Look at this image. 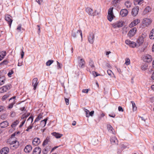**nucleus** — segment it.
Masks as SVG:
<instances>
[{
    "label": "nucleus",
    "instance_id": "obj_1",
    "mask_svg": "<svg viewBox=\"0 0 154 154\" xmlns=\"http://www.w3.org/2000/svg\"><path fill=\"white\" fill-rule=\"evenodd\" d=\"M7 143L10 145V148L12 150H15L19 146V142L16 138L10 137L8 139Z\"/></svg>",
    "mask_w": 154,
    "mask_h": 154
},
{
    "label": "nucleus",
    "instance_id": "obj_2",
    "mask_svg": "<svg viewBox=\"0 0 154 154\" xmlns=\"http://www.w3.org/2000/svg\"><path fill=\"white\" fill-rule=\"evenodd\" d=\"M146 36V34H142L141 35L139 36L136 41L137 45L139 46L142 45L144 42L145 38Z\"/></svg>",
    "mask_w": 154,
    "mask_h": 154
},
{
    "label": "nucleus",
    "instance_id": "obj_3",
    "mask_svg": "<svg viewBox=\"0 0 154 154\" xmlns=\"http://www.w3.org/2000/svg\"><path fill=\"white\" fill-rule=\"evenodd\" d=\"M113 7L111 8H110L108 10L107 18L109 21H111L115 17L113 12Z\"/></svg>",
    "mask_w": 154,
    "mask_h": 154
},
{
    "label": "nucleus",
    "instance_id": "obj_4",
    "mask_svg": "<svg viewBox=\"0 0 154 154\" xmlns=\"http://www.w3.org/2000/svg\"><path fill=\"white\" fill-rule=\"evenodd\" d=\"M80 35H81V38H82V33L81 30H75L73 29L72 31V36L73 37L75 38Z\"/></svg>",
    "mask_w": 154,
    "mask_h": 154
},
{
    "label": "nucleus",
    "instance_id": "obj_5",
    "mask_svg": "<svg viewBox=\"0 0 154 154\" xmlns=\"http://www.w3.org/2000/svg\"><path fill=\"white\" fill-rule=\"evenodd\" d=\"M137 31V28L136 27H134L131 29L129 31L127 35L130 38H131L135 35Z\"/></svg>",
    "mask_w": 154,
    "mask_h": 154
},
{
    "label": "nucleus",
    "instance_id": "obj_6",
    "mask_svg": "<svg viewBox=\"0 0 154 154\" xmlns=\"http://www.w3.org/2000/svg\"><path fill=\"white\" fill-rule=\"evenodd\" d=\"M11 88V85H7L0 88V93H3L6 92Z\"/></svg>",
    "mask_w": 154,
    "mask_h": 154
},
{
    "label": "nucleus",
    "instance_id": "obj_7",
    "mask_svg": "<svg viewBox=\"0 0 154 154\" xmlns=\"http://www.w3.org/2000/svg\"><path fill=\"white\" fill-rule=\"evenodd\" d=\"M78 60V64L80 68H83L84 67L85 62L84 59L81 58L80 57H78L77 58Z\"/></svg>",
    "mask_w": 154,
    "mask_h": 154
},
{
    "label": "nucleus",
    "instance_id": "obj_8",
    "mask_svg": "<svg viewBox=\"0 0 154 154\" xmlns=\"http://www.w3.org/2000/svg\"><path fill=\"white\" fill-rule=\"evenodd\" d=\"M125 43L126 44L128 45L130 47L133 48L135 47L137 45L136 42L131 41L128 39L125 40Z\"/></svg>",
    "mask_w": 154,
    "mask_h": 154
},
{
    "label": "nucleus",
    "instance_id": "obj_9",
    "mask_svg": "<svg viewBox=\"0 0 154 154\" xmlns=\"http://www.w3.org/2000/svg\"><path fill=\"white\" fill-rule=\"evenodd\" d=\"M140 22V20L138 19H136L132 21L129 25L130 28H132L137 25Z\"/></svg>",
    "mask_w": 154,
    "mask_h": 154
},
{
    "label": "nucleus",
    "instance_id": "obj_10",
    "mask_svg": "<svg viewBox=\"0 0 154 154\" xmlns=\"http://www.w3.org/2000/svg\"><path fill=\"white\" fill-rule=\"evenodd\" d=\"M112 26L114 28H119L123 26V23L122 21H118L113 23Z\"/></svg>",
    "mask_w": 154,
    "mask_h": 154
},
{
    "label": "nucleus",
    "instance_id": "obj_11",
    "mask_svg": "<svg viewBox=\"0 0 154 154\" xmlns=\"http://www.w3.org/2000/svg\"><path fill=\"white\" fill-rule=\"evenodd\" d=\"M5 19L8 23L9 26L10 27L12 22L13 20L11 19V17L9 15L6 14L5 15Z\"/></svg>",
    "mask_w": 154,
    "mask_h": 154
},
{
    "label": "nucleus",
    "instance_id": "obj_12",
    "mask_svg": "<svg viewBox=\"0 0 154 154\" xmlns=\"http://www.w3.org/2000/svg\"><path fill=\"white\" fill-rule=\"evenodd\" d=\"M152 22V20L148 18H145L143 19V23L146 26H148L151 24Z\"/></svg>",
    "mask_w": 154,
    "mask_h": 154
},
{
    "label": "nucleus",
    "instance_id": "obj_13",
    "mask_svg": "<svg viewBox=\"0 0 154 154\" xmlns=\"http://www.w3.org/2000/svg\"><path fill=\"white\" fill-rule=\"evenodd\" d=\"M139 10L138 6H135L132 9L131 12L132 15L133 16H136Z\"/></svg>",
    "mask_w": 154,
    "mask_h": 154
},
{
    "label": "nucleus",
    "instance_id": "obj_14",
    "mask_svg": "<svg viewBox=\"0 0 154 154\" xmlns=\"http://www.w3.org/2000/svg\"><path fill=\"white\" fill-rule=\"evenodd\" d=\"M143 60L145 62H150L152 60L151 56L149 54L144 55L143 58Z\"/></svg>",
    "mask_w": 154,
    "mask_h": 154
},
{
    "label": "nucleus",
    "instance_id": "obj_15",
    "mask_svg": "<svg viewBox=\"0 0 154 154\" xmlns=\"http://www.w3.org/2000/svg\"><path fill=\"white\" fill-rule=\"evenodd\" d=\"M85 11L90 15L94 16L96 15V11L94 12L93 10L90 8L88 7L86 8Z\"/></svg>",
    "mask_w": 154,
    "mask_h": 154
},
{
    "label": "nucleus",
    "instance_id": "obj_16",
    "mask_svg": "<svg viewBox=\"0 0 154 154\" xmlns=\"http://www.w3.org/2000/svg\"><path fill=\"white\" fill-rule=\"evenodd\" d=\"M38 79L37 78H34L32 81V85L33 86V89L35 90L37 87L38 85Z\"/></svg>",
    "mask_w": 154,
    "mask_h": 154
},
{
    "label": "nucleus",
    "instance_id": "obj_17",
    "mask_svg": "<svg viewBox=\"0 0 154 154\" xmlns=\"http://www.w3.org/2000/svg\"><path fill=\"white\" fill-rule=\"evenodd\" d=\"M27 117V116H26L23 115L22 116L20 119V121H21V122H20V125L19 126V127L20 128H21L24 125L26 122V119Z\"/></svg>",
    "mask_w": 154,
    "mask_h": 154
},
{
    "label": "nucleus",
    "instance_id": "obj_18",
    "mask_svg": "<svg viewBox=\"0 0 154 154\" xmlns=\"http://www.w3.org/2000/svg\"><path fill=\"white\" fill-rule=\"evenodd\" d=\"M152 8L150 6H147L144 9L143 12V14L144 15H145L150 12L152 11Z\"/></svg>",
    "mask_w": 154,
    "mask_h": 154
},
{
    "label": "nucleus",
    "instance_id": "obj_19",
    "mask_svg": "<svg viewBox=\"0 0 154 154\" xmlns=\"http://www.w3.org/2000/svg\"><path fill=\"white\" fill-rule=\"evenodd\" d=\"M94 34L92 33H90L88 37V40L89 43L91 44H93L94 42Z\"/></svg>",
    "mask_w": 154,
    "mask_h": 154
},
{
    "label": "nucleus",
    "instance_id": "obj_20",
    "mask_svg": "<svg viewBox=\"0 0 154 154\" xmlns=\"http://www.w3.org/2000/svg\"><path fill=\"white\" fill-rule=\"evenodd\" d=\"M41 142L40 139L38 137H36L34 139L32 140V144L33 145L36 146L38 145Z\"/></svg>",
    "mask_w": 154,
    "mask_h": 154
},
{
    "label": "nucleus",
    "instance_id": "obj_21",
    "mask_svg": "<svg viewBox=\"0 0 154 154\" xmlns=\"http://www.w3.org/2000/svg\"><path fill=\"white\" fill-rule=\"evenodd\" d=\"M110 140L111 143L113 145L118 144V140L115 137H111Z\"/></svg>",
    "mask_w": 154,
    "mask_h": 154
},
{
    "label": "nucleus",
    "instance_id": "obj_22",
    "mask_svg": "<svg viewBox=\"0 0 154 154\" xmlns=\"http://www.w3.org/2000/svg\"><path fill=\"white\" fill-rule=\"evenodd\" d=\"M41 152V148L39 147H36L33 150V154H40Z\"/></svg>",
    "mask_w": 154,
    "mask_h": 154
},
{
    "label": "nucleus",
    "instance_id": "obj_23",
    "mask_svg": "<svg viewBox=\"0 0 154 154\" xmlns=\"http://www.w3.org/2000/svg\"><path fill=\"white\" fill-rule=\"evenodd\" d=\"M9 149L8 147H4L2 148L0 151L1 154H7L9 152Z\"/></svg>",
    "mask_w": 154,
    "mask_h": 154
},
{
    "label": "nucleus",
    "instance_id": "obj_24",
    "mask_svg": "<svg viewBox=\"0 0 154 154\" xmlns=\"http://www.w3.org/2000/svg\"><path fill=\"white\" fill-rule=\"evenodd\" d=\"M32 147L31 145H28L26 146L24 149V151L26 153H29L32 150Z\"/></svg>",
    "mask_w": 154,
    "mask_h": 154
},
{
    "label": "nucleus",
    "instance_id": "obj_25",
    "mask_svg": "<svg viewBox=\"0 0 154 154\" xmlns=\"http://www.w3.org/2000/svg\"><path fill=\"white\" fill-rule=\"evenodd\" d=\"M9 126V123L7 121H4L0 123V127L2 128H5Z\"/></svg>",
    "mask_w": 154,
    "mask_h": 154
},
{
    "label": "nucleus",
    "instance_id": "obj_26",
    "mask_svg": "<svg viewBox=\"0 0 154 154\" xmlns=\"http://www.w3.org/2000/svg\"><path fill=\"white\" fill-rule=\"evenodd\" d=\"M128 13V11L126 9L122 10L120 12V14L122 17L126 16Z\"/></svg>",
    "mask_w": 154,
    "mask_h": 154
},
{
    "label": "nucleus",
    "instance_id": "obj_27",
    "mask_svg": "<svg viewBox=\"0 0 154 154\" xmlns=\"http://www.w3.org/2000/svg\"><path fill=\"white\" fill-rule=\"evenodd\" d=\"M51 134L57 139L61 138L63 136V134L56 132H54L52 133Z\"/></svg>",
    "mask_w": 154,
    "mask_h": 154
},
{
    "label": "nucleus",
    "instance_id": "obj_28",
    "mask_svg": "<svg viewBox=\"0 0 154 154\" xmlns=\"http://www.w3.org/2000/svg\"><path fill=\"white\" fill-rule=\"evenodd\" d=\"M6 81V78L4 76L0 77V85H2L4 84Z\"/></svg>",
    "mask_w": 154,
    "mask_h": 154
},
{
    "label": "nucleus",
    "instance_id": "obj_29",
    "mask_svg": "<svg viewBox=\"0 0 154 154\" xmlns=\"http://www.w3.org/2000/svg\"><path fill=\"white\" fill-rule=\"evenodd\" d=\"M50 142V138L49 137H47L45 140L44 141L42 145L45 146V145L48 144Z\"/></svg>",
    "mask_w": 154,
    "mask_h": 154
},
{
    "label": "nucleus",
    "instance_id": "obj_30",
    "mask_svg": "<svg viewBox=\"0 0 154 154\" xmlns=\"http://www.w3.org/2000/svg\"><path fill=\"white\" fill-rule=\"evenodd\" d=\"M48 119L47 117L41 121L40 125L42 127H44L45 126Z\"/></svg>",
    "mask_w": 154,
    "mask_h": 154
},
{
    "label": "nucleus",
    "instance_id": "obj_31",
    "mask_svg": "<svg viewBox=\"0 0 154 154\" xmlns=\"http://www.w3.org/2000/svg\"><path fill=\"white\" fill-rule=\"evenodd\" d=\"M149 37L151 39H154V29H152L150 31Z\"/></svg>",
    "mask_w": 154,
    "mask_h": 154
},
{
    "label": "nucleus",
    "instance_id": "obj_32",
    "mask_svg": "<svg viewBox=\"0 0 154 154\" xmlns=\"http://www.w3.org/2000/svg\"><path fill=\"white\" fill-rule=\"evenodd\" d=\"M18 120H17L13 122L11 125V127L12 128H14L19 123Z\"/></svg>",
    "mask_w": 154,
    "mask_h": 154
},
{
    "label": "nucleus",
    "instance_id": "obj_33",
    "mask_svg": "<svg viewBox=\"0 0 154 154\" xmlns=\"http://www.w3.org/2000/svg\"><path fill=\"white\" fill-rule=\"evenodd\" d=\"M143 3V0H136L134 2V4L135 5H141Z\"/></svg>",
    "mask_w": 154,
    "mask_h": 154
},
{
    "label": "nucleus",
    "instance_id": "obj_34",
    "mask_svg": "<svg viewBox=\"0 0 154 154\" xmlns=\"http://www.w3.org/2000/svg\"><path fill=\"white\" fill-rule=\"evenodd\" d=\"M89 65L91 67V70L95 69V66L94 65V63L91 60H90L89 61Z\"/></svg>",
    "mask_w": 154,
    "mask_h": 154
},
{
    "label": "nucleus",
    "instance_id": "obj_35",
    "mask_svg": "<svg viewBox=\"0 0 154 154\" xmlns=\"http://www.w3.org/2000/svg\"><path fill=\"white\" fill-rule=\"evenodd\" d=\"M43 113H40L38 116V117L36 118L34 121V122H37L40 120L41 119H42L43 116Z\"/></svg>",
    "mask_w": 154,
    "mask_h": 154
},
{
    "label": "nucleus",
    "instance_id": "obj_36",
    "mask_svg": "<svg viewBox=\"0 0 154 154\" xmlns=\"http://www.w3.org/2000/svg\"><path fill=\"white\" fill-rule=\"evenodd\" d=\"M107 129L109 132L112 134H114L113 129L112 127L109 124L107 125Z\"/></svg>",
    "mask_w": 154,
    "mask_h": 154
},
{
    "label": "nucleus",
    "instance_id": "obj_37",
    "mask_svg": "<svg viewBox=\"0 0 154 154\" xmlns=\"http://www.w3.org/2000/svg\"><path fill=\"white\" fill-rule=\"evenodd\" d=\"M6 53L5 51H2L0 52V58L2 60L6 56Z\"/></svg>",
    "mask_w": 154,
    "mask_h": 154
},
{
    "label": "nucleus",
    "instance_id": "obj_38",
    "mask_svg": "<svg viewBox=\"0 0 154 154\" xmlns=\"http://www.w3.org/2000/svg\"><path fill=\"white\" fill-rule=\"evenodd\" d=\"M131 3L129 1H126L125 3V5L127 8H130L131 7Z\"/></svg>",
    "mask_w": 154,
    "mask_h": 154
},
{
    "label": "nucleus",
    "instance_id": "obj_39",
    "mask_svg": "<svg viewBox=\"0 0 154 154\" xmlns=\"http://www.w3.org/2000/svg\"><path fill=\"white\" fill-rule=\"evenodd\" d=\"M15 103H16V102L15 101V100H14L11 103H10L9 105L8 106V107H7L8 108V109L12 108L13 107V105L14 104H15Z\"/></svg>",
    "mask_w": 154,
    "mask_h": 154
},
{
    "label": "nucleus",
    "instance_id": "obj_40",
    "mask_svg": "<svg viewBox=\"0 0 154 154\" xmlns=\"http://www.w3.org/2000/svg\"><path fill=\"white\" fill-rule=\"evenodd\" d=\"M148 65L146 64H143L141 66V69L142 70H145L147 69Z\"/></svg>",
    "mask_w": 154,
    "mask_h": 154
},
{
    "label": "nucleus",
    "instance_id": "obj_41",
    "mask_svg": "<svg viewBox=\"0 0 154 154\" xmlns=\"http://www.w3.org/2000/svg\"><path fill=\"white\" fill-rule=\"evenodd\" d=\"M17 30L18 32H20L21 31V30H24V29H23V28H22L21 27V24H19L17 26Z\"/></svg>",
    "mask_w": 154,
    "mask_h": 154
},
{
    "label": "nucleus",
    "instance_id": "obj_42",
    "mask_svg": "<svg viewBox=\"0 0 154 154\" xmlns=\"http://www.w3.org/2000/svg\"><path fill=\"white\" fill-rule=\"evenodd\" d=\"M131 103L132 104L133 110H136L137 109V107L136 106L135 103L133 101H131Z\"/></svg>",
    "mask_w": 154,
    "mask_h": 154
},
{
    "label": "nucleus",
    "instance_id": "obj_43",
    "mask_svg": "<svg viewBox=\"0 0 154 154\" xmlns=\"http://www.w3.org/2000/svg\"><path fill=\"white\" fill-rule=\"evenodd\" d=\"M125 64L127 65H129L130 64V60L129 58H125Z\"/></svg>",
    "mask_w": 154,
    "mask_h": 154
},
{
    "label": "nucleus",
    "instance_id": "obj_44",
    "mask_svg": "<svg viewBox=\"0 0 154 154\" xmlns=\"http://www.w3.org/2000/svg\"><path fill=\"white\" fill-rule=\"evenodd\" d=\"M54 62V60H48L46 63V65L47 66H50Z\"/></svg>",
    "mask_w": 154,
    "mask_h": 154
},
{
    "label": "nucleus",
    "instance_id": "obj_45",
    "mask_svg": "<svg viewBox=\"0 0 154 154\" xmlns=\"http://www.w3.org/2000/svg\"><path fill=\"white\" fill-rule=\"evenodd\" d=\"M33 123L29 125L27 128L26 130V131L29 132V130L31 129L33 126Z\"/></svg>",
    "mask_w": 154,
    "mask_h": 154
},
{
    "label": "nucleus",
    "instance_id": "obj_46",
    "mask_svg": "<svg viewBox=\"0 0 154 154\" xmlns=\"http://www.w3.org/2000/svg\"><path fill=\"white\" fill-rule=\"evenodd\" d=\"M9 96L7 94L4 95L2 98V100L3 101L5 100Z\"/></svg>",
    "mask_w": 154,
    "mask_h": 154
},
{
    "label": "nucleus",
    "instance_id": "obj_47",
    "mask_svg": "<svg viewBox=\"0 0 154 154\" xmlns=\"http://www.w3.org/2000/svg\"><path fill=\"white\" fill-rule=\"evenodd\" d=\"M23 64V61L20 60H18V66H20Z\"/></svg>",
    "mask_w": 154,
    "mask_h": 154
},
{
    "label": "nucleus",
    "instance_id": "obj_48",
    "mask_svg": "<svg viewBox=\"0 0 154 154\" xmlns=\"http://www.w3.org/2000/svg\"><path fill=\"white\" fill-rule=\"evenodd\" d=\"M48 149H47V148H45L42 151V152L44 154H46L48 152Z\"/></svg>",
    "mask_w": 154,
    "mask_h": 154
},
{
    "label": "nucleus",
    "instance_id": "obj_49",
    "mask_svg": "<svg viewBox=\"0 0 154 154\" xmlns=\"http://www.w3.org/2000/svg\"><path fill=\"white\" fill-rule=\"evenodd\" d=\"M7 115L6 114H3L1 116V118L3 119H6Z\"/></svg>",
    "mask_w": 154,
    "mask_h": 154
},
{
    "label": "nucleus",
    "instance_id": "obj_50",
    "mask_svg": "<svg viewBox=\"0 0 154 154\" xmlns=\"http://www.w3.org/2000/svg\"><path fill=\"white\" fill-rule=\"evenodd\" d=\"M89 90H90L89 89H83L82 90V92L83 93H87Z\"/></svg>",
    "mask_w": 154,
    "mask_h": 154
},
{
    "label": "nucleus",
    "instance_id": "obj_51",
    "mask_svg": "<svg viewBox=\"0 0 154 154\" xmlns=\"http://www.w3.org/2000/svg\"><path fill=\"white\" fill-rule=\"evenodd\" d=\"M85 112H86V117H89V115H88V113L89 112V111L87 109H85Z\"/></svg>",
    "mask_w": 154,
    "mask_h": 154
},
{
    "label": "nucleus",
    "instance_id": "obj_52",
    "mask_svg": "<svg viewBox=\"0 0 154 154\" xmlns=\"http://www.w3.org/2000/svg\"><path fill=\"white\" fill-rule=\"evenodd\" d=\"M65 101L66 105H68L69 104V100L68 99L65 98Z\"/></svg>",
    "mask_w": 154,
    "mask_h": 154
},
{
    "label": "nucleus",
    "instance_id": "obj_53",
    "mask_svg": "<svg viewBox=\"0 0 154 154\" xmlns=\"http://www.w3.org/2000/svg\"><path fill=\"white\" fill-rule=\"evenodd\" d=\"M107 73L109 75L111 76L112 74L113 73L110 70H108L107 71Z\"/></svg>",
    "mask_w": 154,
    "mask_h": 154
},
{
    "label": "nucleus",
    "instance_id": "obj_54",
    "mask_svg": "<svg viewBox=\"0 0 154 154\" xmlns=\"http://www.w3.org/2000/svg\"><path fill=\"white\" fill-rule=\"evenodd\" d=\"M30 121L31 123H32L33 121V118L32 116H30L27 119V121Z\"/></svg>",
    "mask_w": 154,
    "mask_h": 154
},
{
    "label": "nucleus",
    "instance_id": "obj_55",
    "mask_svg": "<svg viewBox=\"0 0 154 154\" xmlns=\"http://www.w3.org/2000/svg\"><path fill=\"white\" fill-rule=\"evenodd\" d=\"M14 73V72L12 70H11L10 72H9L8 74V75L9 77H11V75L12 74Z\"/></svg>",
    "mask_w": 154,
    "mask_h": 154
},
{
    "label": "nucleus",
    "instance_id": "obj_56",
    "mask_svg": "<svg viewBox=\"0 0 154 154\" xmlns=\"http://www.w3.org/2000/svg\"><path fill=\"white\" fill-rule=\"evenodd\" d=\"M118 110L119 111L123 112L124 111L122 107L119 106L118 107Z\"/></svg>",
    "mask_w": 154,
    "mask_h": 154
},
{
    "label": "nucleus",
    "instance_id": "obj_57",
    "mask_svg": "<svg viewBox=\"0 0 154 154\" xmlns=\"http://www.w3.org/2000/svg\"><path fill=\"white\" fill-rule=\"evenodd\" d=\"M43 0H36L37 2L39 5H41V3L43 2Z\"/></svg>",
    "mask_w": 154,
    "mask_h": 154
},
{
    "label": "nucleus",
    "instance_id": "obj_58",
    "mask_svg": "<svg viewBox=\"0 0 154 154\" xmlns=\"http://www.w3.org/2000/svg\"><path fill=\"white\" fill-rule=\"evenodd\" d=\"M121 0H113V4H116L118 2H120Z\"/></svg>",
    "mask_w": 154,
    "mask_h": 154
},
{
    "label": "nucleus",
    "instance_id": "obj_59",
    "mask_svg": "<svg viewBox=\"0 0 154 154\" xmlns=\"http://www.w3.org/2000/svg\"><path fill=\"white\" fill-rule=\"evenodd\" d=\"M57 63L58 69H59L61 68V65L60 63L58 61H57Z\"/></svg>",
    "mask_w": 154,
    "mask_h": 154
},
{
    "label": "nucleus",
    "instance_id": "obj_60",
    "mask_svg": "<svg viewBox=\"0 0 154 154\" xmlns=\"http://www.w3.org/2000/svg\"><path fill=\"white\" fill-rule=\"evenodd\" d=\"M8 62L7 60H4L1 63V64H7L8 63Z\"/></svg>",
    "mask_w": 154,
    "mask_h": 154
},
{
    "label": "nucleus",
    "instance_id": "obj_61",
    "mask_svg": "<svg viewBox=\"0 0 154 154\" xmlns=\"http://www.w3.org/2000/svg\"><path fill=\"white\" fill-rule=\"evenodd\" d=\"M94 111H93L91 112H89V113L88 114L89 115V116H92L94 114Z\"/></svg>",
    "mask_w": 154,
    "mask_h": 154
},
{
    "label": "nucleus",
    "instance_id": "obj_62",
    "mask_svg": "<svg viewBox=\"0 0 154 154\" xmlns=\"http://www.w3.org/2000/svg\"><path fill=\"white\" fill-rule=\"evenodd\" d=\"M4 109V107L3 106H0V112L2 111Z\"/></svg>",
    "mask_w": 154,
    "mask_h": 154
},
{
    "label": "nucleus",
    "instance_id": "obj_63",
    "mask_svg": "<svg viewBox=\"0 0 154 154\" xmlns=\"http://www.w3.org/2000/svg\"><path fill=\"white\" fill-rule=\"evenodd\" d=\"M118 72L120 73H121L122 72V71L121 69L120 68H118L117 69Z\"/></svg>",
    "mask_w": 154,
    "mask_h": 154
},
{
    "label": "nucleus",
    "instance_id": "obj_64",
    "mask_svg": "<svg viewBox=\"0 0 154 154\" xmlns=\"http://www.w3.org/2000/svg\"><path fill=\"white\" fill-rule=\"evenodd\" d=\"M109 116L111 117L114 118L115 117L116 115L115 114H112V115L111 114H109Z\"/></svg>",
    "mask_w": 154,
    "mask_h": 154
}]
</instances>
